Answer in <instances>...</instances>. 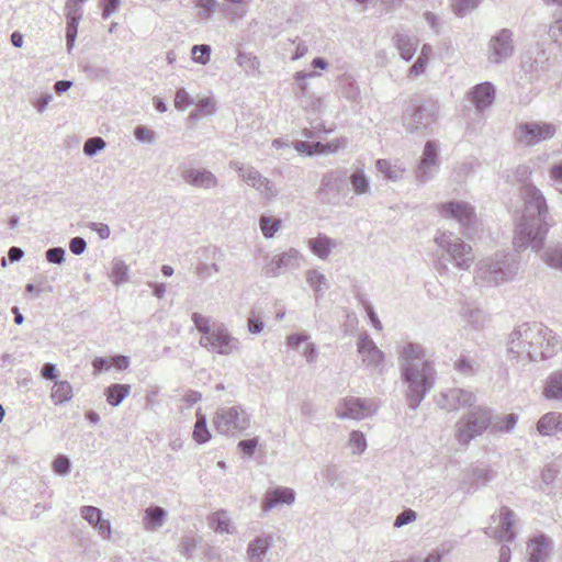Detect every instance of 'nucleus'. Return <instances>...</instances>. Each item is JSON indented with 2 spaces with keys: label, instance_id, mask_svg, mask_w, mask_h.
I'll return each mask as SVG.
<instances>
[{
  "label": "nucleus",
  "instance_id": "62",
  "mask_svg": "<svg viewBox=\"0 0 562 562\" xmlns=\"http://www.w3.org/2000/svg\"><path fill=\"white\" fill-rule=\"evenodd\" d=\"M550 40L562 49V18L557 19L548 30Z\"/></svg>",
  "mask_w": 562,
  "mask_h": 562
},
{
  "label": "nucleus",
  "instance_id": "56",
  "mask_svg": "<svg viewBox=\"0 0 562 562\" xmlns=\"http://www.w3.org/2000/svg\"><path fill=\"white\" fill-rule=\"evenodd\" d=\"M480 4V0H454L452 10L458 16H464Z\"/></svg>",
  "mask_w": 562,
  "mask_h": 562
},
{
  "label": "nucleus",
  "instance_id": "16",
  "mask_svg": "<svg viewBox=\"0 0 562 562\" xmlns=\"http://www.w3.org/2000/svg\"><path fill=\"white\" fill-rule=\"evenodd\" d=\"M475 402L476 396L473 392L459 387L443 390L436 397L437 405L447 412H456L465 407L472 408Z\"/></svg>",
  "mask_w": 562,
  "mask_h": 562
},
{
  "label": "nucleus",
  "instance_id": "48",
  "mask_svg": "<svg viewBox=\"0 0 562 562\" xmlns=\"http://www.w3.org/2000/svg\"><path fill=\"white\" fill-rule=\"evenodd\" d=\"M340 94L350 102H359L361 95L358 83L351 78L341 80Z\"/></svg>",
  "mask_w": 562,
  "mask_h": 562
},
{
  "label": "nucleus",
  "instance_id": "43",
  "mask_svg": "<svg viewBox=\"0 0 562 562\" xmlns=\"http://www.w3.org/2000/svg\"><path fill=\"white\" fill-rule=\"evenodd\" d=\"M210 438H211V434L207 428L206 417L204 414L198 412L196 420H195L194 429H193V439L198 443H205L210 440Z\"/></svg>",
  "mask_w": 562,
  "mask_h": 562
},
{
  "label": "nucleus",
  "instance_id": "19",
  "mask_svg": "<svg viewBox=\"0 0 562 562\" xmlns=\"http://www.w3.org/2000/svg\"><path fill=\"white\" fill-rule=\"evenodd\" d=\"M182 180L196 189L212 190L218 187V178L209 169L202 167H184L181 170Z\"/></svg>",
  "mask_w": 562,
  "mask_h": 562
},
{
  "label": "nucleus",
  "instance_id": "47",
  "mask_svg": "<svg viewBox=\"0 0 562 562\" xmlns=\"http://www.w3.org/2000/svg\"><path fill=\"white\" fill-rule=\"evenodd\" d=\"M463 316L465 322L471 325L474 329H481L486 322V316L482 310L477 307H465L463 310Z\"/></svg>",
  "mask_w": 562,
  "mask_h": 562
},
{
  "label": "nucleus",
  "instance_id": "22",
  "mask_svg": "<svg viewBox=\"0 0 562 562\" xmlns=\"http://www.w3.org/2000/svg\"><path fill=\"white\" fill-rule=\"evenodd\" d=\"M294 501L295 492L292 488L277 486L266 492L261 503V509L268 513L279 505H292Z\"/></svg>",
  "mask_w": 562,
  "mask_h": 562
},
{
  "label": "nucleus",
  "instance_id": "30",
  "mask_svg": "<svg viewBox=\"0 0 562 562\" xmlns=\"http://www.w3.org/2000/svg\"><path fill=\"white\" fill-rule=\"evenodd\" d=\"M376 170L384 176L385 179L397 182L402 180L406 173L405 166L400 161L389 159H379L375 164Z\"/></svg>",
  "mask_w": 562,
  "mask_h": 562
},
{
  "label": "nucleus",
  "instance_id": "35",
  "mask_svg": "<svg viewBox=\"0 0 562 562\" xmlns=\"http://www.w3.org/2000/svg\"><path fill=\"white\" fill-rule=\"evenodd\" d=\"M272 544L270 535H260L252 539L246 550V555L265 557Z\"/></svg>",
  "mask_w": 562,
  "mask_h": 562
},
{
  "label": "nucleus",
  "instance_id": "11",
  "mask_svg": "<svg viewBox=\"0 0 562 562\" xmlns=\"http://www.w3.org/2000/svg\"><path fill=\"white\" fill-rule=\"evenodd\" d=\"M200 346L210 352L229 356L241 348L240 340L233 336L224 324L214 325L209 336H201Z\"/></svg>",
  "mask_w": 562,
  "mask_h": 562
},
{
  "label": "nucleus",
  "instance_id": "25",
  "mask_svg": "<svg viewBox=\"0 0 562 562\" xmlns=\"http://www.w3.org/2000/svg\"><path fill=\"white\" fill-rule=\"evenodd\" d=\"M496 89L491 82L476 85L469 93L470 101L476 110L483 111L492 105L495 99Z\"/></svg>",
  "mask_w": 562,
  "mask_h": 562
},
{
  "label": "nucleus",
  "instance_id": "64",
  "mask_svg": "<svg viewBox=\"0 0 562 562\" xmlns=\"http://www.w3.org/2000/svg\"><path fill=\"white\" fill-rule=\"evenodd\" d=\"M193 103V99L187 92L184 88H180L177 90L175 95V106L176 109L183 111L186 108Z\"/></svg>",
  "mask_w": 562,
  "mask_h": 562
},
{
  "label": "nucleus",
  "instance_id": "1",
  "mask_svg": "<svg viewBox=\"0 0 562 562\" xmlns=\"http://www.w3.org/2000/svg\"><path fill=\"white\" fill-rule=\"evenodd\" d=\"M522 201L521 216L516 225L514 246L517 250L531 248L539 252L544 245L549 231L548 205L543 193L532 183H525L520 188Z\"/></svg>",
  "mask_w": 562,
  "mask_h": 562
},
{
  "label": "nucleus",
  "instance_id": "9",
  "mask_svg": "<svg viewBox=\"0 0 562 562\" xmlns=\"http://www.w3.org/2000/svg\"><path fill=\"white\" fill-rule=\"evenodd\" d=\"M228 166L237 172L238 178L247 187L254 189L262 199L273 201L280 194L277 184L254 166L246 165L239 160H231Z\"/></svg>",
  "mask_w": 562,
  "mask_h": 562
},
{
  "label": "nucleus",
  "instance_id": "5",
  "mask_svg": "<svg viewBox=\"0 0 562 562\" xmlns=\"http://www.w3.org/2000/svg\"><path fill=\"white\" fill-rule=\"evenodd\" d=\"M492 424V411L484 406H474L464 413L454 425V439L460 446L467 447L482 436Z\"/></svg>",
  "mask_w": 562,
  "mask_h": 562
},
{
  "label": "nucleus",
  "instance_id": "6",
  "mask_svg": "<svg viewBox=\"0 0 562 562\" xmlns=\"http://www.w3.org/2000/svg\"><path fill=\"white\" fill-rule=\"evenodd\" d=\"M251 415L241 405L222 406L215 412L213 425L220 435L237 437L250 427Z\"/></svg>",
  "mask_w": 562,
  "mask_h": 562
},
{
  "label": "nucleus",
  "instance_id": "37",
  "mask_svg": "<svg viewBox=\"0 0 562 562\" xmlns=\"http://www.w3.org/2000/svg\"><path fill=\"white\" fill-rule=\"evenodd\" d=\"M110 279L115 286H120L130 280L128 266L119 258L112 260Z\"/></svg>",
  "mask_w": 562,
  "mask_h": 562
},
{
  "label": "nucleus",
  "instance_id": "46",
  "mask_svg": "<svg viewBox=\"0 0 562 562\" xmlns=\"http://www.w3.org/2000/svg\"><path fill=\"white\" fill-rule=\"evenodd\" d=\"M348 446L353 456H361L368 447L364 434L360 430H352L349 434Z\"/></svg>",
  "mask_w": 562,
  "mask_h": 562
},
{
  "label": "nucleus",
  "instance_id": "31",
  "mask_svg": "<svg viewBox=\"0 0 562 562\" xmlns=\"http://www.w3.org/2000/svg\"><path fill=\"white\" fill-rule=\"evenodd\" d=\"M307 246L316 257L325 260L329 257L333 248L337 246V241L324 234H318L307 240Z\"/></svg>",
  "mask_w": 562,
  "mask_h": 562
},
{
  "label": "nucleus",
  "instance_id": "57",
  "mask_svg": "<svg viewBox=\"0 0 562 562\" xmlns=\"http://www.w3.org/2000/svg\"><path fill=\"white\" fill-rule=\"evenodd\" d=\"M265 328V323L256 311H251L247 318V329L252 335H259Z\"/></svg>",
  "mask_w": 562,
  "mask_h": 562
},
{
  "label": "nucleus",
  "instance_id": "23",
  "mask_svg": "<svg viewBox=\"0 0 562 562\" xmlns=\"http://www.w3.org/2000/svg\"><path fill=\"white\" fill-rule=\"evenodd\" d=\"M521 69L528 75L529 81L536 80L547 70V58L543 52L528 50L522 55Z\"/></svg>",
  "mask_w": 562,
  "mask_h": 562
},
{
  "label": "nucleus",
  "instance_id": "42",
  "mask_svg": "<svg viewBox=\"0 0 562 562\" xmlns=\"http://www.w3.org/2000/svg\"><path fill=\"white\" fill-rule=\"evenodd\" d=\"M517 419L518 417L515 414L501 415L495 418L492 417L490 427L495 431L510 432L515 428Z\"/></svg>",
  "mask_w": 562,
  "mask_h": 562
},
{
  "label": "nucleus",
  "instance_id": "39",
  "mask_svg": "<svg viewBox=\"0 0 562 562\" xmlns=\"http://www.w3.org/2000/svg\"><path fill=\"white\" fill-rule=\"evenodd\" d=\"M72 396V386L68 381L55 382L52 390L50 398L56 405L70 401Z\"/></svg>",
  "mask_w": 562,
  "mask_h": 562
},
{
  "label": "nucleus",
  "instance_id": "41",
  "mask_svg": "<svg viewBox=\"0 0 562 562\" xmlns=\"http://www.w3.org/2000/svg\"><path fill=\"white\" fill-rule=\"evenodd\" d=\"M198 252L200 254L201 259H204L205 261H207V260L211 261V263H209V267L213 274H216L221 271L218 261L222 259L223 254L218 247H216V246L202 247L198 250Z\"/></svg>",
  "mask_w": 562,
  "mask_h": 562
},
{
  "label": "nucleus",
  "instance_id": "28",
  "mask_svg": "<svg viewBox=\"0 0 562 562\" xmlns=\"http://www.w3.org/2000/svg\"><path fill=\"white\" fill-rule=\"evenodd\" d=\"M352 191L357 195H366L371 193V182L369 176L364 171L363 165H353L349 176Z\"/></svg>",
  "mask_w": 562,
  "mask_h": 562
},
{
  "label": "nucleus",
  "instance_id": "18",
  "mask_svg": "<svg viewBox=\"0 0 562 562\" xmlns=\"http://www.w3.org/2000/svg\"><path fill=\"white\" fill-rule=\"evenodd\" d=\"M357 351L359 353L361 364L367 369H380L384 361V352L375 345L373 339L362 333L357 342Z\"/></svg>",
  "mask_w": 562,
  "mask_h": 562
},
{
  "label": "nucleus",
  "instance_id": "51",
  "mask_svg": "<svg viewBox=\"0 0 562 562\" xmlns=\"http://www.w3.org/2000/svg\"><path fill=\"white\" fill-rule=\"evenodd\" d=\"M236 63L239 67H241L246 72H252L259 69L260 61L259 59L248 53L239 52L236 57Z\"/></svg>",
  "mask_w": 562,
  "mask_h": 562
},
{
  "label": "nucleus",
  "instance_id": "12",
  "mask_svg": "<svg viewBox=\"0 0 562 562\" xmlns=\"http://www.w3.org/2000/svg\"><path fill=\"white\" fill-rule=\"evenodd\" d=\"M379 407V403L373 398L349 396L337 403L335 414L339 419L361 420L375 414Z\"/></svg>",
  "mask_w": 562,
  "mask_h": 562
},
{
  "label": "nucleus",
  "instance_id": "17",
  "mask_svg": "<svg viewBox=\"0 0 562 562\" xmlns=\"http://www.w3.org/2000/svg\"><path fill=\"white\" fill-rule=\"evenodd\" d=\"M87 0H67L64 7L66 18V46L70 53L75 46L78 25L83 16V4Z\"/></svg>",
  "mask_w": 562,
  "mask_h": 562
},
{
  "label": "nucleus",
  "instance_id": "52",
  "mask_svg": "<svg viewBox=\"0 0 562 562\" xmlns=\"http://www.w3.org/2000/svg\"><path fill=\"white\" fill-rule=\"evenodd\" d=\"M439 170V167L438 166H432V165H426L424 162H420L418 164L417 168H416V179L419 183H427L428 181H430L435 175L438 172Z\"/></svg>",
  "mask_w": 562,
  "mask_h": 562
},
{
  "label": "nucleus",
  "instance_id": "7",
  "mask_svg": "<svg viewBox=\"0 0 562 562\" xmlns=\"http://www.w3.org/2000/svg\"><path fill=\"white\" fill-rule=\"evenodd\" d=\"M435 243L442 255L459 270H469L474 261L472 247L450 232H440Z\"/></svg>",
  "mask_w": 562,
  "mask_h": 562
},
{
  "label": "nucleus",
  "instance_id": "13",
  "mask_svg": "<svg viewBox=\"0 0 562 562\" xmlns=\"http://www.w3.org/2000/svg\"><path fill=\"white\" fill-rule=\"evenodd\" d=\"M304 256L296 248H289L278 255L266 258L262 272L267 278H278L289 270L299 269Z\"/></svg>",
  "mask_w": 562,
  "mask_h": 562
},
{
  "label": "nucleus",
  "instance_id": "32",
  "mask_svg": "<svg viewBox=\"0 0 562 562\" xmlns=\"http://www.w3.org/2000/svg\"><path fill=\"white\" fill-rule=\"evenodd\" d=\"M394 45L405 60H411L416 53L418 38L405 33H396L393 37Z\"/></svg>",
  "mask_w": 562,
  "mask_h": 562
},
{
  "label": "nucleus",
  "instance_id": "44",
  "mask_svg": "<svg viewBox=\"0 0 562 562\" xmlns=\"http://www.w3.org/2000/svg\"><path fill=\"white\" fill-rule=\"evenodd\" d=\"M316 72H304V71H297L294 75L295 83L297 86V91L295 93L297 101L300 102L302 99L307 98V95L312 94L313 92L310 89V86L307 83L308 78L315 77Z\"/></svg>",
  "mask_w": 562,
  "mask_h": 562
},
{
  "label": "nucleus",
  "instance_id": "24",
  "mask_svg": "<svg viewBox=\"0 0 562 562\" xmlns=\"http://www.w3.org/2000/svg\"><path fill=\"white\" fill-rule=\"evenodd\" d=\"M552 550V541L544 535L531 538L527 546L528 562H546Z\"/></svg>",
  "mask_w": 562,
  "mask_h": 562
},
{
  "label": "nucleus",
  "instance_id": "49",
  "mask_svg": "<svg viewBox=\"0 0 562 562\" xmlns=\"http://www.w3.org/2000/svg\"><path fill=\"white\" fill-rule=\"evenodd\" d=\"M193 3L194 7L199 9L198 18L204 21L211 20L220 7L217 0H194Z\"/></svg>",
  "mask_w": 562,
  "mask_h": 562
},
{
  "label": "nucleus",
  "instance_id": "29",
  "mask_svg": "<svg viewBox=\"0 0 562 562\" xmlns=\"http://www.w3.org/2000/svg\"><path fill=\"white\" fill-rule=\"evenodd\" d=\"M499 522H501V529L495 530L496 537L501 541H512L515 538V532L513 530V527L516 522V515L513 510H510L508 507H502L499 510Z\"/></svg>",
  "mask_w": 562,
  "mask_h": 562
},
{
  "label": "nucleus",
  "instance_id": "15",
  "mask_svg": "<svg viewBox=\"0 0 562 562\" xmlns=\"http://www.w3.org/2000/svg\"><path fill=\"white\" fill-rule=\"evenodd\" d=\"M514 34L508 29L499 30L487 44L486 57L491 64L499 65L514 54Z\"/></svg>",
  "mask_w": 562,
  "mask_h": 562
},
{
  "label": "nucleus",
  "instance_id": "34",
  "mask_svg": "<svg viewBox=\"0 0 562 562\" xmlns=\"http://www.w3.org/2000/svg\"><path fill=\"white\" fill-rule=\"evenodd\" d=\"M540 257L548 267L562 272V243L548 245Z\"/></svg>",
  "mask_w": 562,
  "mask_h": 562
},
{
  "label": "nucleus",
  "instance_id": "59",
  "mask_svg": "<svg viewBox=\"0 0 562 562\" xmlns=\"http://www.w3.org/2000/svg\"><path fill=\"white\" fill-rule=\"evenodd\" d=\"M215 531L218 533H233L231 519L225 512L216 513L215 515Z\"/></svg>",
  "mask_w": 562,
  "mask_h": 562
},
{
  "label": "nucleus",
  "instance_id": "38",
  "mask_svg": "<svg viewBox=\"0 0 562 562\" xmlns=\"http://www.w3.org/2000/svg\"><path fill=\"white\" fill-rule=\"evenodd\" d=\"M130 392L131 386L128 384H111L105 390L106 401L111 406L116 407L124 401Z\"/></svg>",
  "mask_w": 562,
  "mask_h": 562
},
{
  "label": "nucleus",
  "instance_id": "45",
  "mask_svg": "<svg viewBox=\"0 0 562 562\" xmlns=\"http://www.w3.org/2000/svg\"><path fill=\"white\" fill-rule=\"evenodd\" d=\"M259 226L265 238H273L277 232L281 228V220L273 216L261 215Z\"/></svg>",
  "mask_w": 562,
  "mask_h": 562
},
{
  "label": "nucleus",
  "instance_id": "4",
  "mask_svg": "<svg viewBox=\"0 0 562 562\" xmlns=\"http://www.w3.org/2000/svg\"><path fill=\"white\" fill-rule=\"evenodd\" d=\"M519 262L509 254H495L480 260L474 272V280L481 285H498L510 281L517 274Z\"/></svg>",
  "mask_w": 562,
  "mask_h": 562
},
{
  "label": "nucleus",
  "instance_id": "27",
  "mask_svg": "<svg viewBox=\"0 0 562 562\" xmlns=\"http://www.w3.org/2000/svg\"><path fill=\"white\" fill-rule=\"evenodd\" d=\"M537 430L541 436H555L562 432V413L549 412L537 422Z\"/></svg>",
  "mask_w": 562,
  "mask_h": 562
},
{
  "label": "nucleus",
  "instance_id": "61",
  "mask_svg": "<svg viewBox=\"0 0 562 562\" xmlns=\"http://www.w3.org/2000/svg\"><path fill=\"white\" fill-rule=\"evenodd\" d=\"M476 362L470 358L461 357L456 362V369L464 375H472L476 371Z\"/></svg>",
  "mask_w": 562,
  "mask_h": 562
},
{
  "label": "nucleus",
  "instance_id": "63",
  "mask_svg": "<svg viewBox=\"0 0 562 562\" xmlns=\"http://www.w3.org/2000/svg\"><path fill=\"white\" fill-rule=\"evenodd\" d=\"M70 460L68 457L60 454L53 462V470L63 476H66L70 472Z\"/></svg>",
  "mask_w": 562,
  "mask_h": 562
},
{
  "label": "nucleus",
  "instance_id": "50",
  "mask_svg": "<svg viewBox=\"0 0 562 562\" xmlns=\"http://www.w3.org/2000/svg\"><path fill=\"white\" fill-rule=\"evenodd\" d=\"M420 162L438 166L439 167V156H438V146L434 140H427L423 150V155L420 158Z\"/></svg>",
  "mask_w": 562,
  "mask_h": 562
},
{
  "label": "nucleus",
  "instance_id": "60",
  "mask_svg": "<svg viewBox=\"0 0 562 562\" xmlns=\"http://www.w3.org/2000/svg\"><path fill=\"white\" fill-rule=\"evenodd\" d=\"M191 318L195 328L202 333V336H209V334L212 333L213 327L210 326L209 317L195 312L192 314Z\"/></svg>",
  "mask_w": 562,
  "mask_h": 562
},
{
  "label": "nucleus",
  "instance_id": "58",
  "mask_svg": "<svg viewBox=\"0 0 562 562\" xmlns=\"http://www.w3.org/2000/svg\"><path fill=\"white\" fill-rule=\"evenodd\" d=\"M80 515L92 527L95 524H98L99 520L102 518L101 509H99L98 507H94V506H82L80 508Z\"/></svg>",
  "mask_w": 562,
  "mask_h": 562
},
{
  "label": "nucleus",
  "instance_id": "3",
  "mask_svg": "<svg viewBox=\"0 0 562 562\" xmlns=\"http://www.w3.org/2000/svg\"><path fill=\"white\" fill-rule=\"evenodd\" d=\"M436 373L432 362L408 364L401 369L402 381L406 384L405 396L412 409H416L431 391Z\"/></svg>",
  "mask_w": 562,
  "mask_h": 562
},
{
  "label": "nucleus",
  "instance_id": "33",
  "mask_svg": "<svg viewBox=\"0 0 562 562\" xmlns=\"http://www.w3.org/2000/svg\"><path fill=\"white\" fill-rule=\"evenodd\" d=\"M542 395L547 400L562 401V371H554L549 374L544 382Z\"/></svg>",
  "mask_w": 562,
  "mask_h": 562
},
{
  "label": "nucleus",
  "instance_id": "55",
  "mask_svg": "<svg viewBox=\"0 0 562 562\" xmlns=\"http://www.w3.org/2000/svg\"><path fill=\"white\" fill-rule=\"evenodd\" d=\"M106 146L105 140L102 137L95 136L88 138L83 145V153L88 157L94 156L98 151L104 149Z\"/></svg>",
  "mask_w": 562,
  "mask_h": 562
},
{
  "label": "nucleus",
  "instance_id": "10",
  "mask_svg": "<svg viewBox=\"0 0 562 562\" xmlns=\"http://www.w3.org/2000/svg\"><path fill=\"white\" fill-rule=\"evenodd\" d=\"M558 126L544 121L521 122L514 132L515 139L522 146L532 147L554 137Z\"/></svg>",
  "mask_w": 562,
  "mask_h": 562
},
{
  "label": "nucleus",
  "instance_id": "2",
  "mask_svg": "<svg viewBox=\"0 0 562 562\" xmlns=\"http://www.w3.org/2000/svg\"><path fill=\"white\" fill-rule=\"evenodd\" d=\"M562 348L561 338L541 323H524L509 334L507 355L522 364L551 358Z\"/></svg>",
  "mask_w": 562,
  "mask_h": 562
},
{
  "label": "nucleus",
  "instance_id": "14",
  "mask_svg": "<svg viewBox=\"0 0 562 562\" xmlns=\"http://www.w3.org/2000/svg\"><path fill=\"white\" fill-rule=\"evenodd\" d=\"M439 213L445 218L456 220L467 237H471L477 222L474 207L465 201H450L439 206Z\"/></svg>",
  "mask_w": 562,
  "mask_h": 562
},
{
  "label": "nucleus",
  "instance_id": "20",
  "mask_svg": "<svg viewBox=\"0 0 562 562\" xmlns=\"http://www.w3.org/2000/svg\"><path fill=\"white\" fill-rule=\"evenodd\" d=\"M347 170L345 168H336L326 171L322 179L318 188V193L330 201V196H338L346 183Z\"/></svg>",
  "mask_w": 562,
  "mask_h": 562
},
{
  "label": "nucleus",
  "instance_id": "53",
  "mask_svg": "<svg viewBox=\"0 0 562 562\" xmlns=\"http://www.w3.org/2000/svg\"><path fill=\"white\" fill-rule=\"evenodd\" d=\"M299 103L302 109L313 113H319L324 108L323 97L316 95L315 93L307 95V98L302 99Z\"/></svg>",
  "mask_w": 562,
  "mask_h": 562
},
{
  "label": "nucleus",
  "instance_id": "36",
  "mask_svg": "<svg viewBox=\"0 0 562 562\" xmlns=\"http://www.w3.org/2000/svg\"><path fill=\"white\" fill-rule=\"evenodd\" d=\"M306 281L314 290L316 299L321 297L329 288L327 278L316 269H311L306 272Z\"/></svg>",
  "mask_w": 562,
  "mask_h": 562
},
{
  "label": "nucleus",
  "instance_id": "21",
  "mask_svg": "<svg viewBox=\"0 0 562 562\" xmlns=\"http://www.w3.org/2000/svg\"><path fill=\"white\" fill-rule=\"evenodd\" d=\"M400 369L408 364H419L432 362L427 357L426 348L418 344L407 341L404 342L397 350Z\"/></svg>",
  "mask_w": 562,
  "mask_h": 562
},
{
  "label": "nucleus",
  "instance_id": "54",
  "mask_svg": "<svg viewBox=\"0 0 562 562\" xmlns=\"http://www.w3.org/2000/svg\"><path fill=\"white\" fill-rule=\"evenodd\" d=\"M192 59L200 65H206L211 59V46L206 44L194 45L191 48Z\"/></svg>",
  "mask_w": 562,
  "mask_h": 562
},
{
  "label": "nucleus",
  "instance_id": "26",
  "mask_svg": "<svg viewBox=\"0 0 562 562\" xmlns=\"http://www.w3.org/2000/svg\"><path fill=\"white\" fill-rule=\"evenodd\" d=\"M308 336L304 334H292L288 337V346L301 350L307 363H313L318 357V351L313 342L308 341Z\"/></svg>",
  "mask_w": 562,
  "mask_h": 562
},
{
  "label": "nucleus",
  "instance_id": "8",
  "mask_svg": "<svg viewBox=\"0 0 562 562\" xmlns=\"http://www.w3.org/2000/svg\"><path fill=\"white\" fill-rule=\"evenodd\" d=\"M439 114L437 101L429 100L422 103L414 100L409 103L403 114V125L407 133L425 134L427 128L436 122Z\"/></svg>",
  "mask_w": 562,
  "mask_h": 562
},
{
  "label": "nucleus",
  "instance_id": "40",
  "mask_svg": "<svg viewBox=\"0 0 562 562\" xmlns=\"http://www.w3.org/2000/svg\"><path fill=\"white\" fill-rule=\"evenodd\" d=\"M146 529L154 530L161 527L167 518V512L160 506H150L145 509Z\"/></svg>",
  "mask_w": 562,
  "mask_h": 562
}]
</instances>
